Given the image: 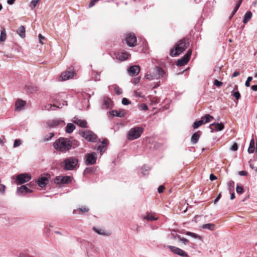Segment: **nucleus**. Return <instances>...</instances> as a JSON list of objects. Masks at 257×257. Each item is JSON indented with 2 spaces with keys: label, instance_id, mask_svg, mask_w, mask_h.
<instances>
[{
  "label": "nucleus",
  "instance_id": "obj_30",
  "mask_svg": "<svg viewBox=\"0 0 257 257\" xmlns=\"http://www.w3.org/2000/svg\"><path fill=\"white\" fill-rule=\"evenodd\" d=\"M71 181V177L69 176H61V184H67Z\"/></svg>",
  "mask_w": 257,
  "mask_h": 257
},
{
  "label": "nucleus",
  "instance_id": "obj_4",
  "mask_svg": "<svg viewBox=\"0 0 257 257\" xmlns=\"http://www.w3.org/2000/svg\"><path fill=\"white\" fill-rule=\"evenodd\" d=\"M144 128L142 127H135L132 128L127 134V139L129 140H134L139 138L143 133Z\"/></svg>",
  "mask_w": 257,
  "mask_h": 257
},
{
  "label": "nucleus",
  "instance_id": "obj_28",
  "mask_svg": "<svg viewBox=\"0 0 257 257\" xmlns=\"http://www.w3.org/2000/svg\"><path fill=\"white\" fill-rule=\"evenodd\" d=\"M215 224L213 223H207L202 225V227L203 229H207L210 230H213L215 228Z\"/></svg>",
  "mask_w": 257,
  "mask_h": 257
},
{
  "label": "nucleus",
  "instance_id": "obj_60",
  "mask_svg": "<svg viewBox=\"0 0 257 257\" xmlns=\"http://www.w3.org/2000/svg\"><path fill=\"white\" fill-rule=\"evenodd\" d=\"M209 178L211 181H213L217 179V177L213 174H211L210 175Z\"/></svg>",
  "mask_w": 257,
  "mask_h": 257
},
{
  "label": "nucleus",
  "instance_id": "obj_45",
  "mask_svg": "<svg viewBox=\"0 0 257 257\" xmlns=\"http://www.w3.org/2000/svg\"><path fill=\"white\" fill-rule=\"evenodd\" d=\"M214 85L218 87H220L223 85V83L217 79H215L214 81Z\"/></svg>",
  "mask_w": 257,
  "mask_h": 257
},
{
  "label": "nucleus",
  "instance_id": "obj_63",
  "mask_svg": "<svg viewBox=\"0 0 257 257\" xmlns=\"http://www.w3.org/2000/svg\"><path fill=\"white\" fill-rule=\"evenodd\" d=\"M239 74H240L239 72V71H235V72L233 73V75H232V77H237V76H238V75H239Z\"/></svg>",
  "mask_w": 257,
  "mask_h": 257
},
{
  "label": "nucleus",
  "instance_id": "obj_18",
  "mask_svg": "<svg viewBox=\"0 0 257 257\" xmlns=\"http://www.w3.org/2000/svg\"><path fill=\"white\" fill-rule=\"evenodd\" d=\"M154 75L155 77H156V79H158L163 77L165 74L164 70L159 67H156L154 69Z\"/></svg>",
  "mask_w": 257,
  "mask_h": 257
},
{
  "label": "nucleus",
  "instance_id": "obj_19",
  "mask_svg": "<svg viewBox=\"0 0 257 257\" xmlns=\"http://www.w3.org/2000/svg\"><path fill=\"white\" fill-rule=\"evenodd\" d=\"M73 120V122L80 127L86 128L87 127V122L85 120H82L78 118H75Z\"/></svg>",
  "mask_w": 257,
  "mask_h": 257
},
{
  "label": "nucleus",
  "instance_id": "obj_25",
  "mask_svg": "<svg viewBox=\"0 0 257 257\" xmlns=\"http://www.w3.org/2000/svg\"><path fill=\"white\" fill-rule=\"evenodd\" d=\"M252 13L250 11H247L246 12L244 16L243 23L244 24L247 23L251 18Z\"/></svg>",
  "mask_w": 257,
  "mask_h": 257
},
{
  "label": "nucleus",
  "instance_id": "obj_22",
  "mask_svg": "<svg viewBox=\"0 0 257 257\" xmlns=\"http://www.w3.org/2000/svg\"><path fill=\"white\" fill-rule=\"evenodd\" d=\"M200 135H201L200 131H198L193 134V135L191 137V143L193 144H195L197 143V142L200 138Z\"/></svg>",
  "mask_w": 257,
  "mask_h": 257
},
{
  "label": "nucleus",
  "instance_id": "obj_9",
  "mask_svg": "<svg viewBox=\"0 0 257 257\" xmlns=\"http://www.w3.org/2000/svg\"><path fill=\"white\" fill-rule=\"evenodd\" d=\"M125 41L130 47H135L137 45V38L134 34L130 33L126 35Z\"/></svg>",
  "mask_w": 257,
  "mask_h": 257
},
{
  "label": "nucleus",
  "instance_id": "obj_26",
  "mask_svg": "<svg viewBox=\"0 0 257 257\" xmlns=\"http://www.w3.org/2000/svg\"><path fill=\"white\" fill-rule=\"evenodd\" d=\"M254 139H251L249 143V146L247 150V152L249 154L253 153L255 150V147H254Z\"/></svg>",
  "mask_w": 257,
  "mask_h": 257
},
{
  "label": "nucleus",
  "instance_id": "obj_58",
  "mask_svg": "<svg viewBox=\"0 0 257 257\" xmlns=\"http://www.w3.org/2000/svg\"><path fill=\"white\" fill-rule=\"evenodd\" d=\"M45 39L44 37L42 36V35L40 34L39 35V42L41 44H43L44 43L42 42V40H44Z\"/></svg>",
  "mask_w": 257,
  "mask_h": 257
},
{
  "label": "nucleus",
  "instance_id": "obj_51",
  "mask_svg": "<svg viewBox=\"0 0 257 257\" xmlns=\"http://www.w3.org/2000/svg\"><path fill=\"white\" fill-rule=\"evenodd\" d=\"M131 103V102L127 98H123L122 99V103L123 104V105H127V104H129Z\"/></svg>",
  "mask_w": 257,
  "mask_h": 257
},
{
  "label": "nucleus",
  "instance_id": "obj_13",
  "mask_svg": "<svg viewBox=\"0 0 257 257\" xmlns=\"http://www.w3.org/2000/svg\"><path fill=\"white\" fill-rule=\"evenodd\" d=\"M140 71V67L138 65L130 66L127 69L128 73L132 76H137L139 73Z\"/></svg>",
  "mask_w": 257,
  "mask_h": 257
},
{
  "label": "nucleus",
  "instance_id": "obj_35",
  "mask_svg": "<svg viewBox=\"0 0 257 257\" xmlns=\"http://www.w3.org/2000/svg\"><path fill=\"white\" fill-rule=\"evenodd\" d=\"M143 219L144 220L147 219L148 220H150V221H153V220H157V218L155 217V216H154L153 215H152L150 214H148L147 215L144 216Z\"/></svg>",
  "mask_w": 257,
  "mask_h": 257
},
{
  "label": "nucleus",
  "instance_id": "obj_6",
  "mask_svg": "<svg viewBox=\"0 0 257 257\" xmlns=\"http://www.w3.org/2000/svg\"><path fill=\"white\" fill-rule=\"evenodd\" d=\"M191 54L192 50L191 49L188 50L183 57L177 61L176 65L181 66L186 65L189 61Z\"/></svg>",
  "mask_w": 257,
  "mask_h": 257
},
{
  "label": "nucleus",
  "instance_id": "obj_56",
  "mask_svg": "<svg viewBox=\"0 0 257 257\" xmlns=\"http://www.w3.org/2000/svg\"><path fill=\"white\" fill-rule=\"evenodd\" d=\"M54 135L53 133H50L49 137L47 138L46 137H45L44 138V141L46 142L50 140L53 137Z\"/></svg>",
  "mask_w": 257,
  "mask_h": 257
},
{
  "label": "nucleus",
  "instance_id": "obj_5",
  "mask_svg": "<svg viewBox=\"0 0 257 257\" xmlns=\"http://www.w3.org/2000/svg\"><path fill=\"white\" fill-rule=\"evenodd\" d=\"M31 179V176L28 173H22L16 176V183L18 185L28 182Z\"/></svg>",
  "mask_w": 257,
  "mask_h": 257
},
{
  "label": "nucleus",
  "instance_id": "obj_43",
  "mask_svg": "<svg viewBox=\"0 0 257 257\" xmlns=\"http://www.w3.org/2000/svg\"><path fill=\"white\" fill-rule=\"evenodd\" d=\"M54 183L57 184H61V176L56 177L54 179Z\"/></svg>",
  "mask_w": 257,
  "mask_h": 257
},
{
  "label": "nucleus",
  "instance_id": "obj_29",
  "mask_svg": "<svg viewBox=\"0 0 257 257\" xmlns=\"http://www.w3.org/2000/svg\"><path fill=\"white\" fill-rule=\"evenodd\" d=\"M202 119L204 120V123L210 122L211 120L213 119L214 118L212 116L209 114H207L201 118Z\"/></svg>",
  "mask_w": 257,
  "mask_h": 257
},
{
  "label": "nucleus",
  "instance_id": "obj_7",
  "mask_svg": "<svg viewBox=\"0 0 257 257\" xmlns=\"http://www.w3.org/2000/svg\"><path fill=\"white\" fill-rule=\"evenodd\" d=\"M81 136L91 142H95L96 141V135L90 131H86L80 133Z\"/></svg>",
  "mask_w": 257,
  "mask_h": 257
},
{
  "label": "nucleus",
  "instance_id": "obj_40",
  "mask_svg": "<svg viewBox=\"0 0 257 257\" xmlns=\"http://www.w3.org/2000/svg\"><path fill=\"white\" fill-rule=\"evenodd\" d=\"M232 95L237 99L238 100L240 98V94L238 91L233 92Z\"/></svg>",
  "mask_w": 257,
  "mask_h": 257
},
{
  "label": "nucleus",
  "instance_id": "obj_17",
  "mask_svg": "<svg viewBox=\"0 0 257 257\" xmlns=\"http://www.w3.org/2000/svg\"><path fill=\"white\" fill-rule=\"evenodd\" d=\"M224 124L222 123H217L215 122L212 123L209 125V128L212 130V132L213 131L216 132L220 131L224 128Z\"/></svg>",
  "mask_w": 257,
  "mask_h": 257
},
{
  "label": "nucleus",
  "instance_id": "obj_36",
  "mask_svg": "<svg viewBox=\"0 0 257 257\" xmlns=\"http://www.w3.org/2000/svg\"><path fill=\"white\" fill-rule=\"evenodd\" d=\"M40 0H32L30 3V7L34 10Z\"/></svg>",
  "mask_w": 257,
  "mask_h": 257
},
{
  "label": "nucleus",
  "instance_id": "obj_47",
  "mask_svg": "<svg viewBox=\"0 0 257 257\" xmlns=\"http://www.w3.org/2000/svg\"><path fill=\"white\" fill-rule=\"evenodd\" d=\"M252 78L251 76H249L247 77V78L245 81V85L246 87L250 86V82L252 80Z\"/></svg>",
  "mask_w": 257,
  "mask_h": 257
},
{
  "label": "nucleus",
  "instance_id": "obj_39",
  "mask_svg": "<svg viewBox=\"0 0 257 257\" xmlns=\"http://www.w3.org/2000/svg\"><path fill=\"white\" fill-rule=\"evenodd\" d=\"M236 191L238 194H242L244 190L242 186L237 185L236 187Z\"/></svg>",
  "mask_w": 257,
  "mask_h": 257
},
{
  "label": "nucleus",
  "instance_id": "obj_16",
  "mask_svg": "<svg viewBox=\"0 0 257 257\" xmlns=\"http://www.w3.org/2000/svg\"><path fill=\"white\" fill-rule=\"evenodd\" d=\"M33 191L32 189L28 188L27 185H22L20 187H18L17 192L18 194H25L26 193H30Z\"/></svg>",
  "mask_w": 257,
  "mask_h": 257
},
{
  "label": "nucleus",
  "instance_id": "obj_53",
  "mask_svg": "<svg viewBox=\"0 0 257 257\" xmlns=\"http://www.w3.org/2000/svg\"><path fill=\"white\" fill-rule=\"evenodd\" d=\"M99 1V0H91L88 6L89 8H92V7H93L95 5V4Z\"/></svg>",
  "mask_w": 257,
  "mask_h": 257
},
{
  "label": "nucleus",
  "instance_id": "obj_10",
  "mask_svg": "<svg viewBox=\"0 0 257 257\" xmlns=\"http://www.w3.org/2000/svg\"><path fill=\"white\" fill-rule=\"evenodd\" d=\"M168 247L175 254L179 255L182 257H188V254L182 249L172 245H168Z\"/></svg>",
  "mask_w": 257,
  "mask_h": 257
},
{
  "label": "nucleus",
  "instance_id": "obj_8",
  "mask_svg": "<svg viewBox=\"0 0 257 257\" xmlns=\"http://www.w3.org/2000/svg\"><path fill=\"white\" fill-rule=\"evenodd\" d=\"M97 155L95 152L87 154L85 156V164L87 165H92L96 162Z\"/></svg>",
  "mask_w": 257,
  "mask_h": 257
},
{
  "label": "nucleus",
  "instance_id": "obj_42",
  "mask_svg": "<svg viewBox=\"0 0 257 257\" xmlns=\"http://www.w3.org/2000/svg\"><path fill=\"white\" fill-rule=\"evenodd\" d=\"M145 77L146 79L149 80H153L156 79V77H155L154 74H146L145 75Z\"/></svg>",
  "mask_w": 257,
  "mask_h": 257
},
{
  "label": "nucleus",
  "instance_id": "obj_52",
  "mask_svg": "<svg viewBox=\"0 0 257 257\" xmlns=\"http://www.w3.org/2000/svg\"><path fill=\"white\" fill-rule=\"evenodd\" d=\"M21 141L20 140H15L14 144V147L16 148L17 147H19L21 145Z\"/></svg>",
  "mask_w": 257,
  "mask_h": 257
},
{
  "label": "nucleus",
  "instance_id": "obj_46",
  "mask_svg": "<svg viewBox=\"0 0 257 257\" xmlns=\"http://www.w3.org/2000/svg\"><path fill=\"white\" fill-rule=\"evenodd\" d=\"M78 210L80 212H87L89 211V209H88V208L85 206V207H83L81 208H79L78 209Z\"/></svg>",
  "mask_w": 257,
  "mask_h": 257
},
{
  "label": "nucleus",
  "instance_id": "obj_54",
  "mask_svg": "<svg viewBox=\"0 0 257 257\" xmlns=\"http://www.w3.org/2000/svg\"><path fill=\"white\" fill-rule=\"evenodd\" d=\"M93 171L92 168H86L84 171V174H87L90 173Z\"/></svg>",
  "mask_w": 257,
  "mask_h": 257
},
{
  "label": "nucleus",
  "instance_id": "obj_50",
  "mask_svg": "<svg viewBox=\"0 0 257 257\" xmlns=\"http://www.w3.org/2000/svg\"><path fill=\"white\" fill-rule=\"evenodd\" d=\"M97 150L99 151L100 154L102 155L105 152V146H99L97 148Z\"/></svg>",
  "mask_w": 257,
  "mask_h": 257
},
{
  "label": "nucleus",
  "instance_id": "obj_32",
  "mask_svg": "<svg viewBox=\"0 0 257 257\" xmlns=\"http://www.w3.org/2000/svg\"><path fill=\"white\" fill-rule=\"evenodd\" d=\"M242 2V0H239L238 2H237L233 11L232 12V14L230 16V17H229V19H230L233 16V15L235 14V13L237 12V11L238 10V9H239L241 3Z\"/></svg>",
  "mask_w": 257,
  "mask_h": 257
},
{
  "label": "nucleus",
  "instance_id": "obj_55",
  "mask_svg": "<svg viewBox=\"0 0 257 257\" xmlns=\"http://www.w3.org/2000/svg\"><path fill=\"white\" fill-rule=\"evenodd\" d=\"M237 149H238V145L236 143H234L230 148L231 150L233 151H236L237 150Z\"/></svg>",
  "mask_w": 257,
  "mask_h": 257
},
{
  "label": "nucleus",
  "instance_id": "obj_12",
  "mask_svg": "<svg viewBox=\"0 0 257 257\" xmlns=\"http://www.w3.org/2000/svg\"><path fill=\"white\" fill-rule=\"evenodd\" d=\"M74 75L73 69L69 68L64 73L61 74V77L62 80H67L72 78Z\"/></svg>",
  "mask_w": 257,
  "mask_h": 257
},
{
  "label": "nucleus",
  "instance_id": "obj_11",
  "mask_svg": "<svg viewBox=\"0 0 257 257\" xmlns=\"http://www.w3.org/2000/svg\"><path fill=\"white\" fill-rule=\"evenodd\" d=\"M50 178V175L48 174L39 178L37 181L38 185L42 188L45 187L48 183Z\"/></svg>",
  "mask_w": 257,
  "mask_h": 257
},
{
  "label": "nucleus",
  "instance_id": "obj_61",
  "mask_svg": "<svg viewBox=\"0 0 257 257\" xmlns=\"http://www.w3.org/2000/svg\"><path fill=\"white\" fill-rule=\"evenodd\" d=\"M239 174L240 176H246L247 174V172L245 171H241L239 172Z\"/></svg>",
  "mask_w": 257,
  "mask_h": 257
},
{
  "label": "nucleus",
  "instance_id": "obj_24",
  "mask_svg": "<svg viewBox=\"0 0 257 257\" xmlns=\"http://www.w3.org/2000/svg\"><path fill=\"white\" fill-rule=\"evenodd\" d=\"M25 28L24 26H21L17 30V33L22 38L25 37Z\"/></svg>",
  "mask_w": 257,
  "mask_h": 257
},
{
  "label": "nucleus",
  "instance_id": "obj_20",
  "mask_svg": "<svg viewBox=\"0 0 257 257\" xmlns=\"http://www.w3.org/2000/svg\"><path fill=\"white\" fill-rule=\"evenodd\" d=\"M26 102L21 99H18L16 101L15 107L16 110H21L22 108L25 105Z\"/></svg>",
  "mask_w": 257,
  "mask_h": 257
},
{
  "label": "nucleus",
  "instance_id": "obj_27",
  "mask_svg": "<svg viewBox=\"0 0 257 257\" xmlns=\"http://www.w3.org/2000/svg\"><path fill=\"white\" fill-rule=\"evenodd\" d=\"M75 128V126L73 124H72L71 123H69L67 124V125L66 126V132L68 134H70V133H72V132L73 131V130Z\"/></svg>",
  "mask_w": 257,
  "mask_h": 257
},
{
  "label": "nucleus",
  "instance_id": "obj_33",
  "mask_svg": "<svg viewBox=\"0 0 257 257\" xmlns=\"http://www.w3.org/2000/svg\"><path fill=\"white\" fill-rule=\"evenodd\" d=\"M93 230L95 232H96L97 234H100V235H107L108 234L105 233L104 230L102 229H101V228H97L95 227H93Z\"/></svg>",
  "mask_w": 257,
  "mask_h": 257
},
{
  "label": "nucleus",
  "instance_id": "obj_48",
  "mask_svg": "<svg viewBox=\"0 0 257 257\" xmlns=\"http://www.w3.org/2000/svg\"><path fill=\"white\" fill-rule=\"evenodd\" d=\"M72 144L71 145V148H75V147L79 146V143L76 140L71 141Z\"/></svg>",
  "mask_w": 257,
  "mask_h": 257
},
{
  "label": "nucleus",
  "instance_id": "obj_14",
  "mask_svg": "<svg viewBox=\"0 0 257 257\" xmlns=\"http://www.w3.org/2000/svg\"><path fill=\"white\" fill-rule=\"evenodd\" d=\"M50 127H56L57 126H63L65 124L64 121L60 119H54L50 121L48 123Z\"/></svg>",
  "mask_w": 257,
  "mask_h": 257
},
{
  "label": "nucleus",
  "instance_id": "obj_23",
  "mask_svg": "<svg viewBox=\"0 0 257 257\" xmlns=\"http://www.w3.org/2000/svg\"><path fill=\"white\" fill-rule=\"evenodd\" d=\"M131 56L130 54L126 52H122L118 54V59L120 61L127 60Z\"/></svg>",
  "mask_w": 257,
  "mask_h": 257
},
{
  "label": "nucleus",
  "instance_id": "obj_31",
  "mask_svg": "<svg viewBox=\"0 0 257 257\" xmlns=\"http://www.w3.org/2000/svg\"><path fill=\"white\" fill-rule=\"evenodd\" d=\"M7 33L5 28H3L1 33L0 42H4L6 40Z\"/></svg>",
  "mask_w": 257,
  "mask_h": 257
},
{
  "label": "nucleus",
  "instance_id": "obj_34",
  "mask_svg": "<svg viewBox=\"0 0 257 257\" xmlns=\"http://www.w3.org/2000/svg\"><path fill=\"white\" fill-rule=\"evenodd\" d=\"M203 123H204V120L201 119L200 120L198 121H195L193 125L194 128H197L199 127L200 126H201Z\"/></svg>",
  "mask_w": 257,
  "mask_h": 257
},
{
  "label": "nucleus",
  "instance_id": "obj_62",
  "mask_svg": "<svg viewBox=\"0 0 257 257\" xmlns=\"http://www.w3.org/2000/svg\"><path fill=\"white\" fill-rule=\"evenodd\" d=\"M140 78H139V77L135 78L134 79V84H137L140 82Z\"/></svg>",
  "mask_w": 257,
  "mask_h": 257
},
{
  "label": "nucleus",
  "instance_id": "obj_38",
  "mask_svg": "<svg viewBox=\"0 0 257 257\" xmlns=\"http://www.w3.org/2000/svg\"><path fill=\"white\" fill-rule=\"evenodd\" d=\"M186 234L187 235H189V236H191L195 238H200V236L199 235L195 234L194 233L191 232H189V231H187L186 232Z\"/></svg>",
  "mask_w": 257,
  "mask_h": 257
},
{
  "label": "nucleus",
  "instance_id": "obj_57",
  "mask_svg": "<svg viewBox=\"0 0 257 257\" xmlns=\"http://www.w3.org/2000/svg\"><path fill=\"white\" fill-rule=\"evenodd\" d=\"M165 187L163 185L160 186L158 188V191L159 193L163 192Z\"/></svg>",
  "mask_w": 257,
  "mask_h": 257
},
{
  "label": "nucleus",
  "instance_id": "obj_37",
  "mask_svg": "<svg viewBox=\"0 0 257 257\" xmlns=\"http://www.w3.org/2000/svg\"><path fill=\"white\" fill-rule=\"evenodd\" d=\"M176 237H177L180 240V241L182 242V243H184V244H186L189 242V240L187 239L181 237L179 235H177L176 236L174 237V238Z\"/></svg>",
  "mask_w": 257,
  "mask_h": 257
},
{
  "label": "nucleus",
  "instance_id": "obj_64",
  "mask_svg": "<svg viewBox=\"0 0 257 257\" xmlns=\"http://www.w3.org/2000/svg\"><path fill=\"white\" fill-rule=\"evenodd\" d=\"M251 89L253 91H257V85H252L251 87Z\"/></svg>",
  "mask_w": 257,
  "mask_h": 257
},
{
  "label": "nucleus",
  "instance_id": "obj_3",
  "mask_svg": "<svg viewBox=\"0 0 257 257\" xmlns=\"http://www.w3.org/2000/svg\"><path fill=\"white\" fill-rule=\"evenodd\" d=\"M78 164V160L74 157L67 158L63 161L62 167L65 170L71 171L74 170Z\"/></svg>",
  "mask_w": 257,
  "mask_h": 257
},
{
  "label": "nucleus",
  "instance_id": "obj_44",
  "mask_svg": "<svg viewBox=\"0 0 257 257\" xmlns=\"http://www.w3.org/2000/svg\"><path fill=\"white\" fill-rule=\"evenodd\" d=\"M0 183H1V180H0ZM6 190V186L3 184H0V193L4 194Z\"/></svg>",
  "mask_w": 257,
  "mask_h": 257
},
{
  "label": "nucleus",
  "instance_id": "obj_41",
  "mask_svg": "<svg viewBox=\"0 0 257 257\" xmlns=\"http://www.w3.org/2000/svg\"><path fill=\"white\" fill-rule=\"evenodd\" d=\"M114 92L117 95H119L122 93L121 89L116 85L114 87Z\"/></svg>",
  "mask_w": 257,
  "mask_h": 257
},
{
  "label": "nucleus",
  "instance_id": "obj_21",
  "mask_svg": "<svg viewBox=\"0 0 257 257\" xmlns=\"http://www.w3.org/2000/svg\"><path fill=\"white\" fill-rule=\"evenodd\" d=\"M112 101L109 98H104L103 100L102 107L103 109L108 108L111 105Z\"/></svg>",
  "mask_w": 257,
  "mask_h": 257
},
{
  "label": "nucleus",
  "instance_id": "obj_2",
  "mask_svg": "<svg viewBox=\"0 0 257 257\" xmlns=\"http://www.w3.org/2000/svg\"><path fill=\"white\" fill-rule=\"evenodd\" d=\"M185 38L180 40L176 44L174 49L170 50V55L172 57H175L179 55L187 48L188 42Z\"/></svg>",
  "mask_w": 257,
  "mask_h": 257
},
{
  "label": "nucleus",
  "instance_id": "obj_1",
  "mask_svg": "<svg viewBox=\"0 0 257 257\" xmlns=\"http://www.w3.org/2000/svg\"><path fill=\"white\" fill-rule=\"evenodd\" d=\"M71 141L68 138H60L53 144L54 148L61 152L65 153L71 149Z\"/></svg>",
  "mask_w": 257,
  "mask_h": 257
},
{
  "label": "nucleus",
  "instance_id": "obj_49",
  "mask_svg": "<svg viewBox=\"0 0 257 257\" xmlns=\"http://www.w3.org/2000/svg\"><path fill=\"white\" fill-rule=\"evenodd\" d=\"M227 185L229 190H231L234 188V183L233 181H230L228 182Z\"/></svg>",
  "mask_w": 257,
  "mask_h": 257
},
{
  "label": "nucleus",
  "instance_id": "obj_59",
  "mask_svg": "<svg viewBox=\"0 0 257 257\" xmlns=\"http://www.w3.org/2000/svg\"><path fill=\"white\" fill-rule=\"evenodd\" d=\"M221 193H219L218 194V195L217 196V197L216 198V199L214 200V204H216V203L218 201V200L220 199L221 198Z\"/></svg>",
  "mask_w": 257,
  "mask_h": 257
},
{
  "label": "nucleus",
  "instance_id": "obj_15",
  "mask_svg": "<svg viewBox=\"0 0 257 257\" xmlns=\"http://www.w3.org/2000/svg\"><path fill=\"white\" fill-rule=\"evenodd\" d=\"M109 113L110 115L119 117H123L126 114V111L124 109H119V110H112L109 111Z\"/></svg>",
  "mask_w": 257,
  "mask_h": 257
}]
</instances>
